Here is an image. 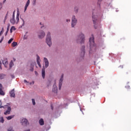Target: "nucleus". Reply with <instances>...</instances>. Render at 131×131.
Instances as JSON below:
<instances>
[{"label": "nucleus", "instance_id": "45", "mask_svg": "<svg viewBox=\"0 0 131 131\" xmlns=\"http://www.w3.org/2000/svg\"><path fill=\"white\" fill-rule=\"evenodd\" d=\"M6 1H7V0H4V1H3V4H5V3H6Z\"/></svg>", "mask_w": 131, "mask_h": 131}, {"label": "nucleus", "instance_id": "19", "mask_svg": "<svg viewBox=\"0 0 131 131\" xmlns=\"http://www.w3.org/2000/svg\"><path fill=\"white\" fill-rule=\"evenodd\" d=\"M17 43L16 42H13L11 46L12 47H13V48L16 47V46H17Z\"/></svg>", "mask_w": 131, "mask_h": 131}, {"label": "nucleus", "instance_id": "16", "mask_svg": "<svg viewBox=\"0 0 131 131\" xmlns=\"http://www.w3.org/2000/svg\"><path fill=\"white\" fill-rule=\"evenodd\" d=\"M41 74L42 78L45 79V77L46 76V71L45 70V68L42 69Z\"/></svg>", "mask_w": 131, "mask_h": 131}, {"label": "nucleus", "instance_id": "42", "mask_svg": "<svg viewBox=\"0 0 131 131\" xmlns=\"http://www.w3.org/2000/svg\"><path fill=\"white\" fill-rule=\"evenodd\" d=\"M24 39H27V37H26V35H25L24 37Z\"/></svg>", "mask_w": 131, "mask_h": 131}, {"label": "nucleus", "instance_id": "25", "mask_svg": "<svg viewBox=\"0 0 131 131\" xmlns=\"http://www.w3.org/2000/svg\"><path fill=\"white\" fill-rule=\"evenodd\" d=\"M37 62H40V58L38 55H37Z\"/></svg>", "mask_w": 131, "mask_h": 131}, {"label": "nucleus", "instance_id": "10", "mask_svg": "<svg viewBox=\"0 0 131 131\" xmlns=\"http://www.w3.org/2000/svg\"><path fill=\"white\" fill-rule=\"evenodd\" d=\"M63 77H64V74H62L61 77L59 80V90H61V88H62V82H63Z\"/></svg>", "mask_w": 131, "mask_h": 131}, {"label": "nucleus", "instance_id": "36", "mask_svg": "<svg viewBox=\"0 0 131 131\" xmlns=\"http://www.w3.org/2000/svg\"><path fill=\"white\" fill-rule=\"evenodd\" d=\"M7 16H8V13L6 14V16H5V19H4V23L6 22V20H7Z\"/></svg>", "mask_w": 131, "mask_h": 131}, {"label": "nucleus", "instance_id": "32", "mask_svg": "<svg viewBox=\"0 0 131 131\" xmlns=\"http://www.w3.org/2000/svg\"><path fill=\"white\" fill-rule=\"evenodd\" d=\"M3 33H4V28H2V30L1 31L0 35H2V34H3Z\"/></svg>", "mask_w": 131, "mask_h": 131}, {"label": "nucleus", "instance_id": "33", "mask_svg": "<svg viewBox=\"0 0 131 131\" xmlns=\"http://www.w3.org/2000/svg\"><path fill=\"white\" fill-rule=\"evenodd\" d=\"M37 64H38L39 67L41 68V65H40V61H38V62H37Z\"/></svg>", "mask_w": 131, "mask_h": 131}, {"label": "nucleus", "instance_id": "20", "mask_svg": "<svg viewBox=\"0 0 131 131\" xmlns=\"http://www.w3.org/2000/svg\"><path fill=\"white\" fill-rule=\"evenodd\" d=\"M14 118V116H8L7 118V119L8 120H11V119H12V118Z\"/></svg>", "mask_w": 131, "mask_h": 131}, {"label": "nucleus", "instance_id": "21", "mask_svg": "<svg viewBox=\"0 0 131 131\" xmlns=\"http://www.w3.org/2000/svg\"><path fill=\"white\" fill-rule=\"evenodd\" d=\"M0 122H2V123H4V122H5V120H4V117H2L0 118Z\"/></svg>", "mask_w": 131, "mask_h": 131}, {"label": "nucleus", "instance_id": "9", "mask_svg": "<svg viewBox=\"0 0 131 131\" xmlns=\"http://www.w3.org/2000/svg\"><path fill=\"white\" fill-rule=\"evenodd\" d=\"M20 122L24 126H26L28 124V120L27 119H23Z\"/></svg>", "mask_w": 131, "mask_h": 131}, {"label": "nucleus", "instance_id": "15", "mask_svg": "<svg viewBox=\"0 0 131 131\" xmlns=\"http://www.w3.org/2000/svg\"><path fill=\"white\" fill-rule=\"evenodd\" d=\"M0 95L1 96H5V92L3 91V85L0 83Z\"/></svg>", "mask_w": 131, "mask_h": 131}, {"label": "nucleus", "instance_id": "1", "mask_svg": "<svg viewBox=\"0 0 131 131\" xmlns=\"http://www.w3.org/2000/svg\"><path fill=\"white\" fill-rule=\"evenodd\" d=\"M20 16V11H19V8L17 9V14L16 19H15V16H12V18H10V23L12 25L15 24H18L19 23V17Z\"/></svg>", "mask_w": 131, "mask_h": 131}, {"label": "nucleus", "instance_id": "43", "mask_svg": "<svg viewBox=\"0 0 131 131\" xmlns=\"http://www.w3.org/2000/svg\"><path fill=\"white\" fill-rule=\"evenodd\" d=\"M10 32H11V33H12V32H13V30H12L11 29H10Z\"/></svg>", "mask_w": 131, "mask_h": 131}, {"label": "nucleus", "instance_id": "4", "mask_svg": "<svg viewBox=\"0 0 131 131\" xmlns=\"http://www.w3.org/2000/svg\"><path fill=\"white\" fill-rule=\"evenodd\" d=\"M0 108H4V109H6V108H7V110L4 113L5 115L10 114L11 110H12V108H11V106H8V105L3 106L2 105V103L0 105Z\"/></svg>", "mask_w": 131, "mask_h": 131}, {"label": "nucleus", "instance_id": "53", "mask_svg": "<svg viewBox=\"0 0 131 131\" xmlns=\"http://www.w3.org/2000/svg\"><path fill=\"white\" fill-rule=\"evenodd\" d=\"M1 8H0V10H1Z\"/></svg>", "mask_w": 131, "mask_h": 131}, {"label": "nucleus", "instance_id": "30", "mask_svg": "<svg viewBox=\"0 0 131 131\" xmlns=\"http://www.w3.org/2000/svg\"><path fill=\"white\" fill-rule=\"evenodd\" d=\"M8 131H14V129H13V127H10L8 129Z\"/></svg>", "mask_w": 131, "mask_h": 131}, {"label": "nucleus", "instance_id": "11", "mask_svg": "<svg viewBox=\"0 0 131 131\" xmlns=\"http://www.w3.org/2000/svg\"><path fill=\"white\" fill-rule=\"evenodd\" d=\"M85 49V47L83 46L81 48V57H82V58H83V57H84V54H85V50L84 49Z\"/></svg>", "mask_w": 131, "mask_h": 131}, {"label": "nucleus", "instance_id": "51", "mask_svg": "<svg viewBox=\"0 0 131 131\" xmlns=\"http://www.w3.org/2000/svg\"><path fill=\"white\" fill-rule=\"evenodd\" d=\"M8 34V32H6V35Z\"/></svg>", "mask_w": 131, "mask_h": 131}, {"label": "nucleus", "instance_id": "40", "mask_svg": "<svg viewBox=\"0 0 131 131\" xmlns=\"http://www.w3.org/2000/svg\"><path fill=\"white\" fill-rule=\"evenodd\" d=\"M3 40H4V36L2 37V38L0 41V42H2V41H3Z\"/></svg>", "mask_w": 131, "mask_h": 131}, {"label": "nucleus", "instance_id": "23", "mask_svg": "<svg viewBox=\"0 0 131 131\" xmlns=\"http://www.w3.org/2000/svg\"><path fill=\"white\" fill-rule=\"evenodd\" d=\"M31 68L30 70V71H33V70H34L33 66H34V63L31 64Z\"/></svg>", "mask_w": 131, "mask_h": 131}, {"label": "nucleus", "instance_id": "52", "mask_svg": "<svg viewBox=\"0 0 131 131\" xmlns=\"http://www.w3.org/2000/svg\"><path fill=\"white\" fill-rule=\"evenodd\" d=\"M40 24L41 25V23H40Z\"/></svg>", "mask_w": 131, "mask_h": 131}, {"label": "nucleus", "instance_id": "26", "mask_svg": "<svg viewBox=\"0 0 131 131\" xmlns=\"http://www.w3.org/2000/svg\"><path fill=\"white\" fill-rule=\"evenodd\" d=\"M14 40V39L13 38H11L9 41H8V43L10 44L11 43V42H12V41Z\"/></svg>", "mask_w": 131, "mask_h": 131}, {"label": "nucleus", "instance_id": "12", "mask_svg": "<svg viewBox=\"0 0 131 131\" xmlns=\"http://www.w3.org/2000/svg\"><path fill=\"white\" fill-rule=\"evenodd\" d=\"M44 62L45 68H48V67H49V60H48V59L46 57L44 58Z\"/></svg>", "mask_w": 131, "mask_h": 131}, {"label": "nucleus", "instance_id": "31", "mask_svg": "<svg viewBox=\"0 0 131 131\" xmlns=\"http://www.w3.org/2000/svg\"><path fill=\"white\" fill-rule=\"evenodd\" d=\"M9 29H10V24H8V26L7 27V32H9Z\"/></svg>", "mask_w": 131, "mask_h": 131}, {"label": "nucleus", "instance_id": "13", "mask_svg": "<svg viewBox=\"0 0 131 131\" xmlns=\"http://www.w3.org/2000/svg\"><path fill=\"white\" fill-rule=\"evenodd\" d=\"M10 95L11 98H15V89H13L11 91V92H10Z\"/></svg>", "mask_w": 131, "mask_h": 131}, {"label": "nucleus", "instance_id": "17", "mask_svg": "<svg viewBox=\"0 0 131 131\" xmlns=\"http://www.w3.org/2000/svg\"><path fill=\"white\" fill-rule=\"evenodd\" d=\"M39 123L40 125H43V124H45V121H43V119H40L39 120Z\"/></svg>", "mask_w": 131, "mask_h": 131}, {"label": "nucleus", "instance_id": "8", "mask_svg": "<svg viewBox=\"0 0 131 131\" xmlns=\"http://www.w3.org/2000/svg\"><path fill=\"white\" fill-rule=\"evenodd\" d=\"M38 35L39 38H43L45 36H46V33H45V32L40 31L39 32Z\"/></svg>", "mask_w": 131, "mask_h": 131}, {"label": "nucleus", "instance_id": "38", "mask_svg": "<svg viewBox=\"0 0 131 131\" xmlns=\"http://www.w3.org/2000/svg\"><path fill=\"white\" fill-rule=\"evenodd\" d=\"M15 12H16V11L14 10L13 13L12 17H15Z\"/></svg>", "mask_w": 131, "mask_h": 131}, {"label": "nucleus", "instance_id": "18", "mask_svg": "<svg viewBox=\"0 0 131 131\" xmlns=\"http://www.w3.org/2000/svg\"><path fill=\"white\" fill-rule=\"evenodd\" d=\"M3 64H4V66H5V67H7V65H8V60H4L3 61Z\"/></svg>", "mask_w": 131, "mask_h": 131}, {"label": "nucleus", "instance_id": "44", "mask_svg": "<svg viewBox=\"0 0 131 131\" xmlns=\"http://www.w3.org/2000/svg\"><path fill=\"white\" fill-rule=\"evenodd\" d=\"M68 21L69 22H70V19H67V22H68Z\"/></svg>", "mask_w": 131, "mask_h": 131}, {"label": "nucleus", "instance_id": "35", "mask_svg": "<svg viewBox=\"0 0 131 131\" xmlns=\"http://www.w3.org/2000/svg\"><path fill=\"white\" fill-rule=\"evenodd\" d=\"M36 3V0H33V5H35Z\"/></svg>", "mask_w": 131, "mask_h": 131}, {"label": "nucleus", "instance_id": "7", "mask_svg": "<svg viewBox=\"0 0 131 131\" xmlns=\"http://www.w3.org/2000/svg\"><path fill=\"white\" fill-rule=\"evenodd\" d=\"M76 23H77V19L75 18V16L74 15L72 19V27H74L76 25Z\"/></svg>", "mask_w": 131, "mask_h": 131}, {"label": "nucleus", "instance_id": "47", "mask_svg": "<svg viewBox=\"0 0 131 131\" xmlns=\"http://www.w3.org/2000/svg\"><path fill=\"white\" fill-rule=\"evenodd\" d=\"M24 81H25V82H27V80H25Z\"/></svg>", "mask_w": 131, "mask_h": 131}, {"label": "nucleus", "instance_id": "34", "mask_svg": "<svg viewBox=\"0 0 131 131\" xmlns=\"http://www.w3.org/2000/svg\"><path fill=\"white\" fill-rule=\"evenodd\" d=\"M75 10L76 13H77V12H78V8H77V7H76V8H75Z\"/></svg>", "mask_w": 131, "mask_h": 131}, {"label": "nucleus", "instance_id": "14", "mask_svg": "<svg viewBox=\"0 0 131 131\" xmlns=\"http://www.w3.org/2000/svg\"><path fill=\"white\" fill-rule=\"evenodd\" d=\"M53 92H54L55 94H57L58 93V88H57V86L56 85V84H54L53 85V88L52 89Z\"/></svg>", "mask_w": 131, "mask_h": 131}, {"label": "nucleus", "instance_id": "28", "mask_svg": "<svg viewBox=\"0 0 131 131\" xmlns=\"http://www.w3.org/2000/svg\"><path fill=\"white\" fill-rule=\"evenodd\" d=\"M11 30H13L14 31H15V30H16V28H15L14 26H12L11 28Z\"/></svg>", "mask_w": 131, "mask_h": 131}, {"label": "nucleus", "instance_id": "5", "mask_svg": "<svg viewBox=\"0 0 131 131\" xmlns=\"http://www.w3.org/2000/svg\"><path fill=\"white\" fill-rule=\"evenodd\" d=\"M46 42L49 47H51V46H52V37H51V33L50 32H48L47 34Z\"/></svg>", "mask_w": 131, "mask_h": 131}, {"label": "nucleus", "instance_id": "27", "mask_svg": "<svg viewBox=\"0 0 131 131\" xmlns=\"http://www.w3.org/2000/svg\"><path fill=\"white\" fill-rule=\"evenodd\" d=\"M4 78V74H0V79H3Z\"/></svg>", "mask_w": 131, "mask_h": 131}, {"label": "nucleus", "instance_id": "50", "mask_svg": "<svg viewBox=\"0 0 131 131\" xmlns=\"http://www.w3.org/2000/svg\"><path fill=\"white\" fill-rule=\"evenodd\" d=\"M0 104H2V101L0 100Z\"/></svg>", "mask_w": 131, "mask_h": 131}, {"label": "nucleus", "instance_id": "24", "mask_svg": "<svg viewBox=\"0 0 131 131\" xmlns=\"http://www.w3.org/2000/svg\"><path fill=\"white\" fill-rule=\"evenodd\" d=\"M29 4H30V0H28L27 3L26 4V6L28 7V6H29Z\"/></svg>", "mask_w": 131, "mask_h": 131}, {"label": "nucleus", "instance_id": "41", "mask_svg": "<svg viewBox=\"0 0 131 131\" xmlns=\"http://www.w3.org/2000/svg\"><path fill=\"white\" fill-rule=\"evenodd\" d=\"M0 69L2 70V62L0 61Z\"/></svg>", "mask_w": 131, "mask_h": 131}, {"label": "nucleus", "instance_id": "49", "mask_svg": "<svg viewBox=\"0 0 131 131\" xmlns=\"http://www.w3.org/2000/svg\"><path fill=\"white\" fill-rule=\"evenodd\" d=\"M25 131H30V129H28V130H25Z\"/></svg>", "mask_w": 131, "mask_h": 131}, {"label": "nucleus", "instance_id": "2", "mask_svg": "<svg viewBox=\"0 0 131 131\" xmlns=\"http://www.w3.org/2000/svg\"><path fill=\"white\" fill-rule=\"evenodd\" d=\"M92 20L94 25V28L95 29H97L98 26H100V21L98 19V16L93 15Z\"/></svg>", "mask_w": 131, "mask_h": 131}, {"label": "nucleus", "instance_id": "3", "mask_svg": "<svg viewBox=\"0 0 131 131\" xmlns=\"http://www.w3.org/2000/svg\"><path fill=\"white\" fill-rule=\"evenodd\" d=\"M84 35L82 33H80L79 35L77 36L76 39V42L77 43H83L84 42Z\"/></svg>", "mask_w": 131, "mask_h": 131}, {"label": "nucleus", "instance_id": "37", "mask_svg": "<svg viewBox=\"0 0 131 131\" xmlns=\"http://www.w3.org/2000/svg\"><path fill=\"white\" fill-rule=\"evenodd\" d=\"M28 7V6H26V5H25V12L26 11V10H27Z\"/></svg>", "mask_w": 131, "mask_h": 131}, {"label": "nucleus", "instance_id": "48", "mask_svg": "<svg viewBox=\"0 0 131 131\" xmlns=\"http://www.w3.org/2000/svg\"><path fill=\"white\" fill-rule=\"evenodd\" d=\"M21 19L23 20V21L24 22V19Z\"/></svg>", "mask_w": 131, "mask_h": 131}, {"label": "nucleus", "instance_id": "46", "mask_svg": "<svg viewBox=\"0 0 131 131\" xmlns=\"http://www.w3.org/2000/svg\"><path fill=\"white\" fill-rule=\"evenodd\" d=\"M35 74H37V72L35 71Z\"/></svg>", "mask_w": 131, "mask_h": 131}, {"label": "nucleus", "instance_id": "29", "mask_svg": "<svg viewBox=\"0 0 131 131\" xmlns=\"http://www.w3.org/2000/svg\"><path fill=\"white\" fill-rule=\"evenodd\" d=\"M32 101L33 105H35V100H34V99H32Z\"/></svg>", "mask_w": 131, "mask_h": 131}, {"label": "nucleus", "instance_id": "6", "mask_svg": "<svg viewBox=\"0 0 131 131\" xmlns=\"http://www.w3.org/2000/svg\"><path fill=\"white\" fill-rule=\"evenodd\" d=\"M95 38L94 37H90L89 41L90 45V50H93V49H96V46H95Z\"/></svg>", "mask_w": 131, "mask_h": 131}, {"label": "nucleus", "instance_id": "39", "mask_svg": "<svg viewBox=\"0 0 131 131\" xmlns=\"http://www.w3.org/2000/svg\"><path fill=\"white\" fill-rule=\"evenodd\" d=\"M52 110H54V106H53V104H51V105Z\"/></svg>", "mask_w": 131, "mask_h": 131}, {"label": "nucleus", "instance_id": "22", "mask_svg": "<svg viewBox=\"0 0 131 131\" xmlns=\"http://www.w3.org/2000/svg\"><path fill=\"white\" fill-rule=\"evenodd\" d=\"M13 65H14V63H13V60H11L9 64L10 68H12V67H13Z\"/></svg>", "mask_w": 131, "mask_h": 131}]
</instances>
